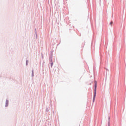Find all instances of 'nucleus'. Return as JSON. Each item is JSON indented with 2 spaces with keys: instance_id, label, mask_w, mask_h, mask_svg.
Returning a JSON list of instances; mask_svg holds the SVG:
<instances>
[{
  "instance_id": "nucleus-1",
  "label": "nucleus",
  "mask_w": 126,
  "mask_h": 126,
  "mask_svg": "<svg viewBox=\"0 0 126 126\" xmlns=\"http://www.w3.org/2000/svg\"><path fill=\"white\" fill-rule=\"evenodd\" d=\"M97 90V82L95 81V84H94V98L93 102H95V99L96 98V91Z\"/></svg>"
},
{
  "instance_id": "nucleus-2",
  "label": "nucleus",
  "mask_w": 126,
  "mask_h": 126,
  "mask_svg": "<svg viewBox=\"0 0 126 126\" xmlns=\"http://www.w3.org/2000/svg\"><path fill=\"white\" fill-rule=\"evenodd\" d=\"M8 106V102H6L5 107H7Z\"/></svg>"
},
{
  "instance_id": "nucleus-3",
  "label": "nucleus",
  "mask_w": 126,
  "mask_h": 126,
  "mask_svg": "<svg viewBox=\"0 0 126 126\" xmlns=\"http://www.w3.org/2000/svg\"><path fill=\"white\" fill-rule=\"evenodd\" d=\"M110 25H112V24H113V22H111L110 23Z\"/></svg>"
}]
</instances>
